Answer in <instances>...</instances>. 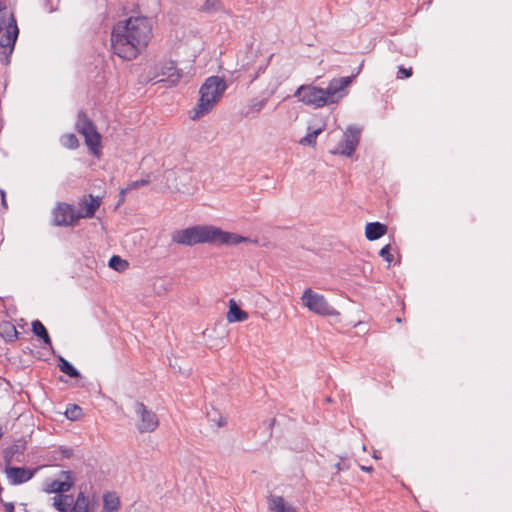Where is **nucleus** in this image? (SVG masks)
<instances>
[{"mask_svg":"<svg viewBox=\"0 0 512 512\" xmlns=\"http://www.w3.org/2000/svg\"><path fill=\"white\" fill-rule=\"evenodd\" d=\"M152 37V25L143 16L130 17L113 26L111 46L114 54L124 60L135 59Z\"/></svg>","mask_w":512,"mask_h":512,"instance_id":"nucleus-1","label":"nucleus"},{"mask_svg":"<svg viewBox=\"0 0 512 512\" xmlns=\"http://www.w3.org/2000/svg\"><path fill=\"white\" fill-rule=\"evenodd\" d=\"M32 332L39 338L43 340V342L49 346H52V341L49 336V333L46 327L39 320H34L32 322Z\"/></svg>","mask_w":512,"mask_h":512,"instance_id":"nucleus-21","label":"nucleus"},{"mask_svg":"<svg viewBox=\"0 0 512 512\" xmlns=\"http://www.w3.org/2000/svg\"><path fill=\"white\" fill-rule=\"evenodd\" d=\"M335 467L338 469V471L343 470L344 468L341 466V463L335 464Z\"/></svg>","mask_w":512,"mask_h":512,"instance_id":"nucleus-39","label":"nucleus"},{"mask_svg":"<svg viewBox=\"0 0 512 512\" xmlns=\"http://www.w3.org/2000/svg\"><path fill=\"white\" fill-rule=\"evenodd\" d=\"M59 451L63 458H70L73 455V450L71 448L60 447Z\"/></svg>","mask_w":512,"mask_h":512,"instance_id":"nucleus-34","label":"nucleus"},{"mask_svg":"<svg viewBox=\"0 0 512 512\" xmlns=\"http://www.w3.org/2000/svg\"><path fill=\"white\" fill-rule=\"evenodd\" d=\"M2 436H3V430H2V428L0 427V439L2 438Z\"/></svg>","mask_w":512,"mask_h":512,"instance_id":"nucleus-41","label":"nucleus"},{"mask_svg":"<svg viewBox=\"0 0 512 512\" xmlns=\"http://www.w3.org/2000/svg\"><path fill=\"white\" fill-rule=\"evenodd\" d=\"M77 131L84 136L85 143L93 154H97L100 148L101 135L98 133L94 123L88 118L82 110L78 112L76 121Z\"/></svg>","mask_w":512,"mask_h":512,"instance_id":"nucleus-6","label":"nucleus"},{"mask_svg":"<svg viewBox=\"0 0 512 512\" xmlns=\"http://www.w3.org/2000/svg\"><path fill=\"white\" fill-rule=\"evenodd\" d=\"M360 134L361 130L359 128L353 126L348 127L344 133L343 141L331 152L333 154L351 157L359 144Z\"/></svg>","mask_w":512,"mask_h":512,"instance_id":"nucleus-9","label":"nucleus"},{"mask_svg":"<svg viewBox=\"0 0 512 512\" xmlns=\"http://www.w3.org/2000/svg\"><path fill=\"white\" fill-rule=\"evenodd\" d=\"M412 68H405L404 66L400 65L398 67V73L397 78L398 79H405L412 76Z\"/></svg>","mask_w":512,"mask_h":512,"instance_id":"nucleus-33","label":"nucleus"},{"mask_svg":"<svg viewBox=\"0 0 512 512\" xmlns=\"http://www.w3.org/2000/svg\"><path fill=\"white\" fill-rule=\"evenodd\" d=\"M172 241L185 246H194L202 243L238 245L242 242H248L249 239L235 233L223 231L215 226L196 225L176 230L172 234Z\"/></svg>","mask_w":512,"mask_h":512,"instance_id":"nucleus-3","label":"nucleus"},{"mask_svg":"<svg viewBox=\"0 0 512 512\" xmlns=\"http://www.w3.org/2000/svg\"><path fill=\"white\" fill-rule=\"evenodd\" d=\"M226 318L229 323L242 322L248 319V313L242 310L234 299H230Z\"/></svg>","mask_w":512,"mask_h":512,"instance_id":"nucleus-15","label":"nucleus"},{"mask_svg":"<svg viewBox=\"0 0 512 512\" xmlns=\"http://www.w3.org/2000/svg\"><path fill=\"white\" fill-rule=\"evenodd\" d=\"M1 196H2V204H3L4 206H6V199H5V194H4V192H2V193H1Z\"/></svg>","mask_w":512,"mask_h":512,"instance_id":"nucleus-38","label":"nucleus"},{"mask_svg":"<svg viewBox=\"0 0 512 512\" xmlns=\"http://www.w3.org/2000/svg\"><path fill=\"white\" fill-rule=\"evenodd\" d=\"M150 182H151L150 178H149V177H147V178H145V179L132 181V182H130V183L127 185V187H128V189L131 191V190L138 189V188H140V187L146 186V185H148Z\"/></svg>","mask_w":512,"mask_h":512,"instance_id":"nucleus-31","label":"nucleus"},{"mask_svg":"<svg viewBox=\"0 0 512 512\" xmlns=\"http://www.w3.org/2000/svg\"><path fill=\"white\" fill-rule=\"evenodd\" d=\"M387 233V226L380 222H371L366 225L365 236L370 241H375Z\"/></svg>","mask_w":512,"mask_h":512,"instance_id":"nucleus-16","label":"nucleus"},{"mask_svg":"<svg viewBox=\"0 0 512 512\" xmlns=\"http://www.w3.org/2000/svg\"><path fill=\"white\" fill-rule=\"evenodd\" d=\"M302 304L311 312L320 316H335L338 312L328 303L326 298L311 288L304 290L301 297Z\"/></svg>","mask_w":512,"mask_h":512,"instance_id":"nucleus-7","label":"nucleus"},{"mask_svg":"<svg viewBox=\"0 0 512 512\" xmlns=\"http://www.w3.org/2000/svg\"><path fill=\"white\" fill-rule=\"evenodd\" d=\"M225 423H226L225 421H223V422H222V421H220V422L218 423V426H224V425H225Z\"/></svg>","mask_w":512,"mask_h":512,"instance_id":"nucleus-40","label":"nucleus"},{"mask_svg":"<svg viewBox=\"0 0 512 512\" xmlns=\"http://www.w3.org/2000/svg\"><path fill=\"white\" fill-rule=\"evenodd\" d=\"M364 65L362 61L355 74L348 77L334 78L328 86L319 88L313 85H301L297 88L294 96L306 105L314 108H322L326 105L338 103L347 94V87L352 83L354 78L361 72Z\"/></svg>","mask_w":512,"mask_h":512,"instance_id":"nucleus-2","label":"nucleus"},{"mask_svg":"<svg viewBox=\"0 0 512 512\" xmlns=\"http://www.w3.org/2000/svg\"><path fill=\"white\" fill-rule=\"evenodd\" d=\"M74 502L73 495L61 494L53 497V507L59 512H67Z\"/></svg>","mask_w":512,"mask_h":512,"instance_id":"nucleus-19","label":"nucleus"},{"mask_svg":"<svg viewBox=\"0 0 512 512\" xmlns=\"http://www.w3.org/2000/svg\"><path fill=\"white\" fill-rule=\"evenodd\" d=\"M18 35L19 29L14 14L0 1V60L6 65L10 62Z\"/></svg>","mask_w":512,"mask_h":512,"instance_id":"nucleus-5","label":"nucleus"},{"mask_svg":"<svg viewBox=\"0 0 512 512\" xmlns=\"http://www.w3.org/2000/svg\"><path fill=\"white\" fill-rule=\"evenodd\" d=\"M128 262L122 259L120 256L114 255L109 260V267L112 269L122 272L128 267Z\"/></svg>","mask_w":512,"mask_h":512,"instance_id":"nucleus-27","label":"nucleus"},{"mask_svg":"<svg viewBox=\"0 0 512 512\" xmlns=\"http://www.w3.org/2000/svg\"><path fill=\"white\" fill-rule=\"evenodd\" d=\"M58 367L61 372L68 375L71 378L80 377V372L64 357L58 356Z\"/></svg>","mask_w":512,"mask_h":512,"instance_id":"nucleus-22","label":"nucleus"},{"mask_svg":"<svg viewBox=\"0 0 512 512\" xmlns=\"http://www.w3.org/2000/svg\"><path fill=\"white\" fill-rule=\"evenodd\" d=\"M42 468L43 466H38L34 469L16 466H6L5 474L8 479V482L11 485L16 486L31 480L34 477V475Z\"/></svg>","mask_w":512,"mask_h":512,"instance_id":"nucleus-11","label":"nucleus"},{"mask_svg":"<svg viewBox=\"0 0 512 512\" xmlns=\"http://www.w3.org/2000/svg\"><path fill=\"white\" fill-rule=\"evenodd\" d=\"M61 143L64 147L68 149H76L79 146V141L76 135L73 133L63 135L61 138Z\"/></svg>","mask_w":512,"mask_h":512,"instance_id":"nucleus-28","label":"nucleus"},{"mask_svg":"<svg viewBox=\"0 0 512 512\" xmlns=\"http://www.w3.org/2000/svg\"><path fill=\"white\" fill-rule=\"evenodd\" d=\"M390 245H385L379 252V255L389 264L393 261V255L390 253Z\"/></svg>","mask_w":512,"mask_h":512,"instance_id":"nucleus-32","label":"nucleus"},{"mask_svg":"<svg viewBox=\"0 0 512 512\" xmlns=\"http://www.w3.org/2000/svg\"><path fill=\"white\" fill-rule=\"evenodd\" d=\"M89 501L83 492H80L77 495V498L74 499L72 506L70 507V512H88Z\"/></svg>","mask_w":512,"mask_h":512,"instance_id":"nucleus-23","label":"nucleus"},{"mask_svg":"<svg viewBox=\"0 0 512 512\" xmlns=\"http://www.w3.org/2000/svg\"><path fill=\"white\" fill-rule=\"evenodd\" d=\"M269 509L273 512H297V510L288 505L282 496L271 495L268 499Z\"/></svg>","mask_w":512,"mask_h":512,"instance_id":"nucleus-17","label":"nucleus"},{"mask_svg":"<svg viewBox=\"0 0 512 512\" xmlns=\"http://www.w3.org/2000/svg\"><path fill=\"white\" fill-rule=\"evenodd\" d=\"M78 220V213L67 203H59L53 210V223L56 226H72Z\"/></svg>","mask_w":512,"mask_h":512,"instance_id":"nucleus-12","label":"nucleus"},{"mask_svg":"<svg viewBox=\"0 0 512 512\" xmlns=\"http://www.w3.org/2000/svg\"><path fill=\"white\" fill-rule=\"evenodd\" d=\"M65 415L69 420H78L82 415V409L78 405L70 404L65 411Z\"/></svg>","mask_w":512,"mask_h":512,"instance_id":"nucleus-29","label":"nucleus"},{"mask_svg":"<svg viewBox=\"0 0 512 512\" xmlns=\"http://www.w3.org/2000/svg\"><path fill=\"white\" fill-rule=\"evenodd\" d=\"M0 336L8 342H13L18 338V331L14 324L3 321L0 323Z\"/></svg>","mask_w":512,"mask_h":512,"instance_id":"nucleus-20","label":"nucleus"},{"mask_svg":"<svg viewBox=\"0 0 512 512\" xmlns=\"http://www.w3.org/2000/svg\"><path fill=\"white\" fill-rule=\"evenodd\" d=\"M273 94V91H271L267 97H264L262 99L259 98H252L247 107L246 111L242 113L243 116L248 117L252 114H258L262 111V109L266 106L269 97Z\"/></svg>","mask_w":512,"mask_h":512,"instance_id":"nucleus-18","label":"nucleus"},{"mask_svg":"<svg viewBox=\"0 0 512 512\" xmlns=\"http://www.w3.org/2000/svg\"><path fill=\"white\" fill-rule=\"evenodd\" d=\"M101 202L98 197H94L93 195H89L88 199L84 198L80 203V210L78 212V217L80 218H92L99 208Z\"/></svg>","mask_w":512,"mask_h":512,"instance_id":"nucleus-14","label":"nucleus"},{"mask_svg":"<svg viewBox=\"0 0 512 512\" xmlns=\"http://www.w3.org/2000/svg\"><path fill=\"white\" fill-rule=\"evenodd\" d=\"M18 452L19 447L17 445H12L4 450L3 457L7 466H10V463L13 461L15 454Z\"/></svg>","mask_w":512,"mask_h":512,"instance_id":"nucleus-30","label":"nucleus"},{"mask_svg":"<svg viewBox=\"0 0 512 512\" xmlns=\"http://www.w3.org/2000/svg\"><path fill=\"white\" fill-rule=\"evenodd\" d=\"M129 191H130V190L128 189V187L121 189V191H120V193H119V201H118V205L122 204V203L125 201V196H126V194H127Z\"/></svg>","mask_w":512,"mask_h":512,"instance_id":"nucleus-35","label":"nucleus"},{"mask_svg":"<svg viewBox=\"0 0 512 512\" xmlns=\"http://www.w3.org/2000/svg\"><path fill=\"white\" fill-rule=\"evenodd\" d=\"M360 468L366 472H371L373 470L372 466H361Z\"/></svg>","mask_w":512,"mask_h":512,"instance_id":"nucleus-37","label":"nucleus"},{"mask_svg":"<svg viewBox=\"0 0 512 512\" xmlns=\"http://www.w3.org/2000/svg\"><path fill=\"white\" fill-rule=\"evenodd\" d=\"M104 508L109 511H115L120 506V500L114 493H107L103 497Z\"/></svg>","mask_w":512,"mask_h":512,"instance_id":"nucleus-24","label":"nucleus"},{"mask_svg":"<svg viewBox=\"0 0 512 512\" xmlns=\"http://www.w3.org/2000/svg\"><path fill=\"white\" fill-rule=\"evenodd\" d=\"M158 76H161V78L157 83H164L166 87H172L178 84L182 77V73L177 69L176 64L173 61H169L160 67Z\"/></svg>","mask_w":512,"mask_h":512,"instance_id":"nucleus-13","label":"nucleus"},{"mask_svg":"<svg viewBox=\"0 0 512 512\" xmlns=\"http://www.w3.org/2000/svg\"><path fill=\"white\" fill-rule=\"evenodd\" d=\"M134 411L139 422L137 423V429L140 433L153 432L159 426V420L157 415L142 402H135Z\"/></svg>","mask_w":512,"mask_h":512,"instance_id":"nucleus-8","label":"nucleus"},{"mask_svg":"<svg viewBox=\"0 0 512 512\" xmlns=\"http://www.w3.org/2000/svg\"><path fill=\"white\" fill-rule=\"evenodd\" d=\"M59 476L64 480H46L43 491L47 494H65L75 485V478L71 471H60Z\"/></svg>","mask_w":512,"mask_h":512,"instance_id":"nucleus-10","label":"nucleus"},{"mask_svg":"<svg viewBox=\"0 0 512 512\" xmlns=\"http://www.w3.org/2000/svg\"><path fill=\"white\" fill-rule=\"evenodd\" d=\"M202 10L207 13L224 11V0H205Z\"/></svg>","mask_w":512,"mask_h":512,"instance_id":"nucleus-25","label":"nucleus"},{"mask_svg":"<svg viewBox=\"0 0 512 512\" xmlns=\"http://www.w3.org/2000/svg\"><path fill=\"white\" fill-rule=\"evenodd\" d=\"M323 131L322 128H317L309 133H307L306 136L302 137L300 140H299V144L303 145V146H315L316 144V139L318 137V135Z\"/></svg>","mask_w":512,"mask_h":512,"instance_id":"nucleus-26","label":"nucleus"},{"mask_svg":"<svg viewBox=\"0 0 512 512\" xmlns=\"http://www.w3.org/2000/svg\"><path fill=\"white\" fill-rule=\"evenodd\" d=\"M4 508L6 512H14V504L12 502H7L4 504Z\"/></svg>","mask_w":512,"mask_h":512,"instance_id":"nucleus-36","label":"nucleus"},{"mask_svg":"<svg viewBox=\"0 0 512 512\" xmlns=\"http://www.w3.org/2000/svg\"><path fill=\"white\" fill-rule=\"evenodd\" d=\"M227 89L225 80L219 76H210L206 78L199 89V100L194 109L193 120L211 112L222 98Z\"/></svg>","mask_w":512,"mask_h":512,"instance_id":"nucleus-4","label":"nucleus"}]
</instances>
